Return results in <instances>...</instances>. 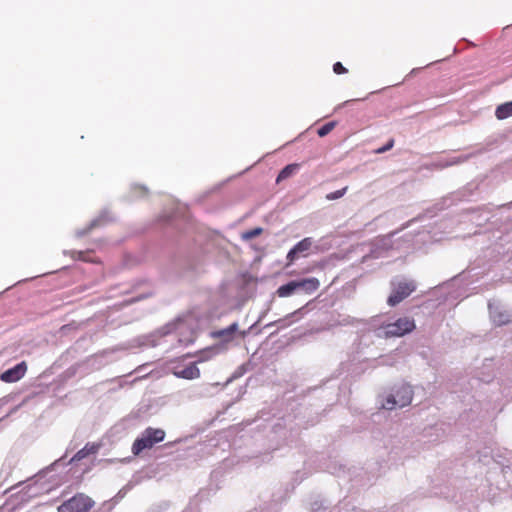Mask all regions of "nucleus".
Returning a JSON list of instances; mask_svg holds the SVG:
<instances>
[{"instance_id":"obj_18","label":"nucleus","mask_w":512,"mask_h":512,"mask_svg":"<svg viewBox=\"0 0 512 512\" xmlns=\"http://www.w3.org/2000/svg\"><path fill=\"white\" fill-rule=\"evenodd\" d=\"M299 254L292 248L287 254V266L293 264V262L298 258Z\"/></svg>"},{"instance_id":"obj_20","label":"nucleus","mask_w":512,"mask_h":512,"mask_svg":"<svg viewBox=\"0 0 512 512\" xmlns=\"http://www.w3.org/2000/svg\"><path fill=\"white\" fill-rule=\"evenodd\" d=\"M393 146H394V139H390L385 146L378 148L376 150V153H378V154L384 153V152L390 150Z\"/></svg>"},{"instance_id":"obj_7","label":"nucleus","mask_w":512,"mask_h":512,"mask_svg":"<svg viewBox=\"0 0 512 512\" xmlns=\"http://www.w3.org/2000/svg\"><path fill=\"white\" fill-rule=\"evenodd\" d=\"M172 373L177 378H183L187 380H193L200 377V370L196 363H191L187 367L181 368L180 366H174Z\"/></svg>"},{"instance_id":"obj_6","label":"nucleus","mask_w":512,"mask_h":512,"mask_svg":"<svg viewBox=\"0 0 512 512\" xmlns=\"http://www.w3.org/2000/svg\"><path fill=\"white\" fill-rule=\"evenodd\" d=\"M27 371V365L23 361L16 366L6 370L3 372L0 376V379L6 383H12L20 380L22 377H24L25 373Z\"/></svg>"},{"instance_id":"obj_5","label":"nucleus","mask_w":512,"mask_h":512,"mask_svg":"<svg viewBox=\"0 0 512 512\" xmlns=\"http://www.w3.org/2000/svg\"><path fill=\"white\" fill-rule=\"evenodd\" d=\"M416 286L413 282H399L393 289L392 293L388 297L387 303L390 306H395L407 298L412 292H414Z\"/></svg>"},{"instance_id":"obj_1","label":"nucleus","mask_w":512,"mask_h":512,"mask_svg":"<svg viewBox=\"0 0 512 512\" xmlns=\"http://www.w3.org/2000/svg\"><path fill=\"white\" fill-rule=\"evenodd\" d=\"M164 438V430L148 427L143 431L141 437L134 441L132 445V453L134 455H139L143 450L151 449L156 443L162 442Z\"/></svg>"},{"instance_id":"obj_14","label":"nucleus","mask_w":512,"mask_h":512,"mask_svg":"<svg viewBox=\"0 0 512 512\" xmlns=\"http://www.w3.org/2000/svg\"><path fill=\"white\" fill-rule=\"evenodd\" d=\"M335 125H336V123L333 121L328 122L318 129L317 134L320 137H324V136L328 135L335 128Z\"/></svg>"},{"instance_id":"obj_10","label":"nucleus","mask_w":512,"mask_h":512,"mask_svg":"<svg viewBox=\"0 0 512 512\" xmlns=\"http://www.w3.org/2000/svg\"><path fill=\"white\" fill-rule=\"evenodd\" d=\"M297 290L296 280L290 281L284 285H281L276 293L279 297L285 298L291 296Z\"/></svg>"},{"instance_id":"obj_11","label":"nucleus","mask_w":512,"mask_h":512,"mask_svg":"<svg viewBox=\"0 0 512 512\" xmlns=\"http://www.w3.org/2000/svg\"><path fill=\"white\" fill-rule=\"evenodd\" d=\"M495 116L499 120L512 116V101L503 103L496 108Z\"/></svg>"},{"instance_id":"obj_8","label":"nucleus","mask_w":512,"mask_h":512,"mask_svg":"<svg viewBox=\"0 0 512 512\" xmlns=\"http://www.w3.org/2000/svg\"><path fill=\"white\" fill-rule=\"evenodd\" d=\"M297 290L300 289L304 294L311 295L320 287V281L315 277L296 280Z\"/></svg>"},{"instance_id":"obj_17","label":"nucleus","mask_w":512,"mask_h":512,"mask_svg":"<svg viewBox=\"0 0 512 512\" xmlns=\"http://www.w3.org/2000/svg\"><path fill=\"white\" fill-rule=\"evenodd\" d=\"M493 319L498 325H504L510 322V316L504 313H500L498 316L494 315Z\"/></svg>"},{"instance_id":"obj_3","label":"nucleus","mask_w":512,"mask_h":512,"mask_svg":"<svg viewBox=\"0 0 512 512\" xmlns=\"http://www.w3.org/2000/svg\"><path fill=\"white\" fill-rule=\"evenodd\" d=\"M94 504L89 496L78 493L61 504L58 507V512H88Z\"/></svg>"},{"instance_id":"obj_15","label":"nucleus","mask_w":512,"mask_h":512,"mask_svg":"<svg viewBox=\"0 0 512 512\" xmlns=\"http://www.w3.org/2000/svg\"><path fill=\"white\" fill-rule=\"evenodd\" d=\"M263 229L260 227L248 230L242 234V238L244 240H251L257 236H259L262 233Z\"/></svg>"},{"instance_id":"obj_9","label":"nucleus","mask_w":512,"mask_h":512,"mask_svg":"<svg viewBox=\"0 0 512 512\" xmlns=\"http://www.w3.org/2000/svg\"><path fill=\"white\" fill-rule=\"evenodd\" d=\"M100 448L99 444L87 443L82 449H80L71 459V462H78L88 457L91 454H96Z\"/></svg>"},{"instance_id":"obj_2","label":"nucleus","mask_w":512,"mask_h":512,"mask_svg":"<svg viewBox=\"0 0 512 512\" xmlns=\"http://www.w3.org/2000/svg\"><path fill=\"white\" fill-rule=\"evenodd\" d=\"M413 391L410 386L402 385L393 394L386 397L382 403V407L387 410H392L397 407L403 408L409 405L412 401Z\"/></svg>"},{"instance_id":"obj_16","label":"nucleus","mask_w":512,"mask_h":512,"mask_svg":"<svg viewBox=\"0 0 512 512\" xmlns=\"http://www.w3.org/2000/svg\"><path fill=\"white\" fill-rule=\"evenodd\" d=\"M347 190H348V186H345L344 188H342L340 190H336L334 192L328 193L326 195V199L330 200V201L339 199V198H341V197H343L345 195Z\"/></svg>"},{"instance_id":"obj_13","label":"nucleus","mask_w":512,"mask_h":512,"mask_svg":"<svg viewBox=\"0 0 512 512\" xmlns=\"http://www.w3.org/2000/svg\"><path fill=\"white\" fill-rule=\"evenodd\" d=\"M312 244H313L312 239L307 237V238H304L301 241H299L293 248L300 255V254H304L305 252L310 250Z\"/></svg>"},{"instance_id":"obj_4","label":"nucleus","mask_w":512,"mask_h":512,"mask_svg":"<svg viewBox=\"0 0 512 512\" xmlns=\"http://www.w3.org/2000/svg\"><path fill=\"white\" fill-rule=\"evenodd\" d=\"M415 329V322L410 317H402L384 326L385 337H402Z\"/></svg>"},{"instance_id":"obj_12","label":"nucleus","mask_w":512,"mask_h":512,"mask_svg":"<svg viewBox=\"0 0 512 512\" xmlns=\"http://www.w3.org/2000/svg\"><path fill=\"white\" fill-rule=\"evenodd\" d=\"M298 167H299L298 164H289V165L285 166L277 176V179H276L277 183H279L280 181L285 180V179L289 178L291 175H293L297 171Z\"/></svg>"},{"instance_id":"obj_19","label":"nucleus","mask_w":512,"mask_h":512,"mask_svg":"<svg viewBox=\"0 0 512 512\" xmlns=\"http://www.w3.org/2000/svg\"><path fill=\"white\" fill-rule=\"evenodd\" d=\"M333 71L334 73L336 74H344L347 72V69L342 65L341 62H336L334 65H333Z\"/></svg>"},{"instance_id":"obj_21","label":"nucleus","mask_w":512,"mask_h":512,"mask_svg":"<svg viewBox=\"0 0 512 512\" xmlns=\"http://www.w3.org/2000/svg\"><path fill=\"white\" fill-rule=\"evenodd\" d=\"M236 328H237V324H236V323H234V324H232V325H231L227 330L221 331L220 333H221V334H224V333H226V332H227V333H233V332L236 330Z\"/></svg>"}]
</instances>
